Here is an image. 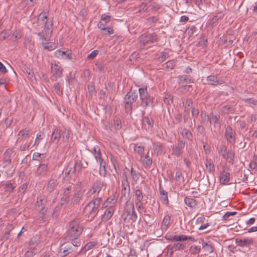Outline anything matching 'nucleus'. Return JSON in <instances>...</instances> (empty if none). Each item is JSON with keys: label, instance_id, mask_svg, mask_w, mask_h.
<instances>
[{"label": "nucleus", "instance_id": "1", "mask_svg": "<svg viewBox=\"0 0 257 257\" xmlns=\"http://www.w3.org/2000/svg\"><path fill=\"white\" fill-rule=\"evenodd\" d=\"M104 183L100 180H96L89 189V193L94 199L101 201L104 195Z\"/></svg>", "mask_w": 257, "mask_h": 257}, {"label": "nucleus", "instance_id": "2", "mask_svg": "<svg viewBox=\"0 0 257 257\" xmlns=\"http://www.w3.org/2000/svg\"><path fill=\"white\" fill-rule=\"evenodd\" d=\"M83 230L80 224V219L75 218L71 221L69 224L67 237H79Z\"/></svg>", "mask_w": 257, "mask_h": 257}, {"label": "nucleus", "instance_id": "3", "mask_svg": "<svg viewBox=\"0 0 257 257\" xmlns=\"http://www.w3.org/2000/svg\"><path fill=\"white\" fill-rule=\"evenodd\" d=\"M122 217L124 222L130 224H132L136 221L137 215L135 211L133 203L126 205L124 211L122 215Z\"/></svg>", "mask_w": 257, "mask_h": 257}, {"label": "nucleus", "instance_id": "4", "mask_svg": "<svg viewBox=\"0 0 257 257\" xmlns=\"http://www.w3.org/2000/svg\"><path fill=\"white\" fill-rule=\"evenodd\" d=\"M158 40V36L155 33L143 34L139 38L138 48L140 49H143L148 45L157 42Z\"/></svg>", "mask_w": 257, "mask_h": 257}, {"label": "nucleus", "instance_id": "5", "mask_svg": "<svg viewBox=\"0 0 257 257\" xmlns=\"http://www.w3.org/2000/svg\"><path fill=\"white\" fill-rule=\"evenodd\" d=\"M138 92L131 89L124 98V108L125 111L127 113H131L132 111V104L138 99Z\"/></svg>", "mask_w": 257, "mask_h": 257}, {"label": "nucleus", "instance_id": "6", "mask_svg": "<svg viewBox=\"0 0 257 257\" xmlns=\"http://www.w3.org/2000/svg\"><path fill=\"white\" fill-rule=\"evenodd\" d=\"M47 203V199L44 196H39L37 197V201L35 204V209L38 211L39 216L42 219L45 218L47 208L45 205Z\"/></svg>", "mask_w": 257, "mask_h": 257}, {"label": "nucleus", "instance_id": "7", "mask_svg": "<svg viewBox=\"0 0 257 257\" xmlns=\"http://www.w3.org/2000/svg\"><path fill=\"white\" fill-rule=\"evenodd\" d=\"M100 200L93 199L89 202L84 208V212L89 213L92 218H94L98 212V207L100 206Z\"/></svg>", "mask_w": 257, "mask_h": 257}, {"label": "nucleus", "instance_id": "8", "mask_svg": "<svg viewBox=\"0 0 257 257\" xmlns=\"http://www.w3.org/2000/svg\"><path fill=\"white\" fill-rule=\"evenodd\" d=\"M138 94H140L142 101L141 106L144 109H146L152 101V99L147 91V87L139 88Z\"/></svg>", "mask_w": 257, "mask_h": 257}, {"label": "nucleus", "instance_id": "9", "mask_svg": "<svg viewBox=\"0 0 257 257\" xmlns=\"http://www.w3.org/2000/svg\"><path fill=\"white\" fill-rule=\"evenodd\" d=\"M185 142L179 138L177 139V144L172 146V155L180 157L182 154L183 149L185 146Z\"/></svg>", "mask_w": 257, "mask_h": 257}, {"label": "nucleus", "instance_id": "10", "mask_svg": "<svg viewBox=\"0 0 257 257\" xmlns=\"http://www.w3.org/2000/svg\"><path fill=\"white\" fill-rule=\"evenodd\" d=\"M121 198H125L126 200L130 196L131 189L130 182L126 175H124V178L121 181Z\"/></svg>", "mask_w": 257, "mask_h": 257}, {"label": "nucleus", "instance_id": "11", "mask_svg": "<svg viewBox=\"0 0 257 257\" xmlns=\"http://www.w3.org/2000/svg\"><path fill=\"white\" fill-rule=\"evenodd\" d=\"M165 238L167 240L172 242L184 241L187 240H190L192 241H195V239L193 236H187L183 234L167 235L165 236Z\"/></svg>", "mask_w": 257, "mask_h": 257}, {"label": "nucleus", "instance_id": "12", "mask_svg": "<svg viewBox=\"0 0 257 257\" xmlns=\"http://www.w3.org/2000/svg\"><path fill=\"white\" fill-rule=\"evenodd\" d=\"M229 168L224 166L223 167L222 172L220 173L219 176V181L221 184H226L230 180V174L229 173Z\"/></svg>", "mask_w": 257, "mask_h": 257}, {"label": "nucleus", "instance_id": "13", "mask_svg": "<svg viewBox=\"0 0 257 257\" xmlns=\"http://www.w3.org/2000/svg\"><path fill=\"white\" fill-rule=\"evenodd\" d=\"M84 190L81 187L77 188L73 197L71 199L70 198L71 203L73 204H78L80 202V200L81 199L84 193Z\"/></svg>", "mask_w": 257, "mask_h": 257}, {"label": "nucleus", "instance_id": "14", "mask_svg": "<svg viewBox=\"0 0 257 257\" xmlns=\"http://www.w3.org/2000/svg\"><path fill=\"white\" fill-rule=\"evenodd\" d=\"M225 137L229 143L232 144H235V132L229 125L227 126L225 130Z\"/></svg>", "mask_w": 257, "mask_h": 257}, {"label": "nucleus", "instance_id": "15", "mask_svg": "<svg viewBox=\"0 0 257 257\" xmlns=\"http://www.w3.org/2000/svg\"><path fill=\"white\" fill-rule=\"evenodd\" d=\"M206 80L208 84L216 86L218 85H221L224 83V81L223 79H219L217 76L214 75H210L207 77Z\"/></svg>", "mask_w": 257, "mask_h": 257}, {"label": "nucleus", "instance_id": "16", "mask_svg": "<svg viewBox=\"0 0 257 257\" xmlns=\"http://www.w3.org/2000/svg\"><path fill=\"white\" fill-rule=\"evenodd\" d=\"M51 73L52 76L55 78V80L60 78L62 75V69L56 63L51 66Z\"/></svg>", "mask_w": 257, "mask_h": 257}, {"label": "nucleus", "instance_id": "17", "mask_svg": "<svg viewBox=\"0 0 257 257\" xmlns=\"http://www.w3.org/2000/svg\"><path fill=\"white\" fill-rule=\"evenodd\" d=\"M183 241H177L173 244H170L168 246L169 248L173 251L183 250L186 247V243L182 242Z\"/></svg>", "mask_w": 257, "mask_h": 257}, {"label": "nucleus", "instance_id": "18", "mask_svg": "<svg viewBox=\"0 0 257 257\" xmlns=\"http://www.w3.org/2000/svg\"><path fill=\"white\" fill-rule=\"evenodd\" d=\"M153 149L157 156L161 155L163 153L164 145L160 142H154L153 143Z\"/></svg>", "mask_w": 257, "mask_h": 257}, {"label": "nucleus", "instance_id": "19", "mask_svg": "<svg viewBox=\"0 0 257 257\" xmlns=\"http://www.w3.org/2000/svg\"><path fill=\"white\" fill-rule=\"evenodd\" d=\"M65 178L67 180H74L76 177V171L72 167H67L64 170Z\"/></svg>", "mask_w": 257, "mask_h": 257}, {"label": "nucleus", "instance_id": "20", "mask_svg": "<svg viewBox=\"0 0 257 257\" xmlns=\"http://www.w3.org/2000/svg\"><path fill=\"white\" fill-rule=\"evenodd\" d=\"M141 161L145 168H150L153 163L152 159L149 156L148 154L141 156Z\"/></svg>", "mask_w": 257, "mask_h": 257}, {"label": "nucleus", "instance_id": "21", "mask_svg": "<svg viewBox=\"0 0 257 257\" xmlns=\"http://www.w3.org/2000/svg\"><path fill=\"white\" fill-rule=\"evenodd\" d=\"M236 243L240 246H248L253 244L252 238L236 239Z\"/></svg>", "mask_w": 257, "mask_h": 257}, {"label": "nucleus", "instance_id": "22", "mask_svg": "<svg viewBox=\"0 0 257 257\" xmlns=\"http://www.w3.org/2000/svg\"><path fill=\"white\" fill-rule=\"evenodd\" d=\"M74 189V186L72 185H70L66 187L64 189L63 191V197H62V200L65 202L67 203L70 201V195L69 192L72 189Z\"/></svg>", "mask_w": 257, "mask_h": 257}, {"label": "nucleus", "instance_id": "23", "mask_svg": "<svg viewBox=\"0 0 257 257\" xmlns=\"http://www.w3.org/2000/svg\"><path fill=\"white\" fill-rule=\"evenodd\" d=\"M48 16V13L47 12L43 11L41 13L37 19V23L39 25H43L47 22V19Z\"/></svg>", "mask_w": 257, "mask_h": 257}, {"label": "nucleus", "instance_id": "24", "mask_svg": "<svg viewBox=\"0 0 257 257\" xmlns=\"http://www.w3.org/2000/svg\"><path fill=\"white\" fill-rule=\"evenodd\" d=\"M178 80L180 85L184 83H190L193 82V79L192 77L186 75L179 76L178 77Z\"/></svg>", "mask_w": 257, "mask_h": 257}, {"label": "nucleus", "instance_id": "25", "mask_svg": "<svg viewBox=\"0 0 257 257\" xmlns=\"http://www.w3.org/2000/svg\"><path fill=\"white\" fill-rule=\"evenodd\" d=\"M30 131L29 130L24 129L20 131L19 132L18 136H20L19 138V141H30L29 140V134Z\"/></svg>", "mask_w": 257, "mask_h": 257}, {"label": "nucleus", "instance_id": "26", "mask_svg": "<svg viewBox=\"0 0 257 257\" xmlns=\"http://www.w3.org/2000/svg\"><path fill=\"white\" fill-rule=\"evenodd\" d=\"M61 138V131L58 128H55L53 132L51 138V141L57 144Z\"/></svg>", "mask_w": 257, "mask_h": 257}, {"label": "nucleus", "instance_id": "27", "mask_svg": "<svg viewBox=\"0 0 257 257\" xmlns=\"http://www.w3.org/2000/svg\"><path fill=\"white\" fill-rule=\"evenodd\" d=\"M113 212L114 209L112 207L106 209L104 214L102 215V220L106 221L112 217Z\"/></svg>", "mask_w": 257, "mask_h": 257}, {"label": "nucleus", "instance_id": "28", "mask_svg": "<svg viewBox=\"0 0 257 257\" xmlns=\"http://www.w3.org/2000/svg\"><path fill=\"white\" fill-rule=\"evenodd\" d=\"M20 144L19 150L21 151H25L29 149V147L32 144V140L30 141H19Z\"/></svg>", "mask_w": 257, "mask_h": 257}, {"label": "nucleus", "instance_id": "29", "mask_svg": "<svg viewBox=\"0 0 257 257\" xmlns=\"http://www.w3.org/2000/svg\"><path fill=\"white\" fill-rule=\"evenodd\" d=\"M38 35L40 37L41 39L45 41H49L51 37L52 33L43 30L42 31L39 32Z\"/></svg>", "mask_w": 257, "mask_h": 257}, {"label": "nucleus", "instance_id": "30", "mask_svg": "<svg viewBox=\"0 0 257 257\" xmlns=\"http://www.w3.org/2000/svg\"><path fill=\"white\" fill-rule=\"evenodd\" d=\"M57 184H58V181L56 179L51 178L48 182V184H47V190L49 192H51L52 191H53L54 190L55 188L56 187Z\"/></svg>", "mask_w": 257, "mask_h": 257}, {"label": "nucleus", "instance_id": "31", "mask_svg": "<svg viewBox=\"0 0 257 257\" xmlns=\"http://www.w3.org/2000/svg\"><path fill=\"white\" fill-rule=\"evenodd\" d=\"M48 171L47 165L45 164H42L39 166L36 172V174L37 176L44 175L46 174Z\"/></svg>", "mask_w": 257, "mask_h": 257}, {"label": "nucleus", "instance_id": "32", "mask_svg": "<svg viewBox=\"0 0 257 257\" xmlns=\"http://www.w3.org/2000/svg\"><path fill=\"white\" fill-rule=\"evenodd\" d=\"M93 153L94 154L95 159H96L97 162H98L99 163V162H101V161H104L101 158V151H100V149L98 147V146H96V147H94Z\"/></svg>", "mask_w": 257, "mask_h": 257}, {"label": "nucleus", "instance_id": "33", "mask_svg": "<svg viewBox=\"0 0 257 257\" xmlns=\"http://www.w3.org/2000/svg\"><path fill=\"white\" fill-rule=\"evenodd\" d=\"M184 202L186 205L191 208L195 207L197 204V201L195 199L187 197H185Z\"/></svg>", "mask_w": 257, "mask_h": 257}, {"label": "nucleus", "instance_id": "34", "mask_svg": "<svg viewBox=\"0 0 257 257\" xmlns=\"http://www.w3.org/2000/svg\"><path fill=\"white\" fill-rule=\"evenodd\" d=\"M131 174L132 177L133 184L134 183H136L140 178L141 175V174L136 170H134V169L132 167L131 169Z\"/></svg>", "mask_w": 257, "mask_h": 257}, {"label": "nucleus", "instance_id": "35", "mask_svg": "<svg viewBox=\"0 0 257 257\" xmlns=\"http://www.w3.org/2000/svg\"><path fill=\"white\" fill-rule=\"evenodd\" d=\"M171 220V217L169 215H166L164 216L162 223V229L166 230L170 225Z\"/></svg>", "mask_w": 257, "mask_h": 257}, {"label": "nucleus", "instance_id": "36", "mask_svg": "<svg viewBox=\"0 0 257 257\" xmlns=\"http://www.w3.org/2000/svg\"><path fill=\"white\" fill-rule=\"evenodd\" d=\"M159 190L161 196V199L163 201L164 204L168 205L169 204V200L167 192L161 187H160Z\"/></svg>", "mask_w": 257, "mask_h": 257}, {"label": "nucleus", "instance_id": "37", "mask_svg": "<svg viewBox=\"0 0 257 257\" xmlns=\"http://www.w3.org/2000/svg\"><path fill=\"white\" fill-rule=\"evenodd\" d=\"M182 136L186 139L189 141L192 140L193 135L191 132L187 128H183L181 133Z\"/></svg>", "mask_w": 257, "mask_h": 257}, {"label": "nucleus", "instance_id": "38", "mask_svg": "<svg viewBox=\"0 0 257 257\" xmlns=\"http://www.w3.org/2000/svg\"><path fill=\"white\" fill-rule=\"evenodd\" d=\"M205 166L206 168L208 170V171L210 174H214L215 172V166L211 162V161L210 160L206 159V163L205 164Z\"/></svg>", "mask_w": 257, "mask_h": 257}, {"label": "nucleus", "instance_id": "39", "mask_svg": "<svg viewBox=\"0 0 257 257\" xmlns=\"http://www.w3.org/2000/svg\"><path fill=\"white\" fill-rule=\"evenodd\" d=\"M100 165L99 173L101 176L105 177L106 175V168H105V162L104 161H101L99 162Z\"/></svg>", "mask_w": 257, "mask_h": 257}, {"label": "nucleus", "instance_id": "40", "mask_svg": "<svg viewBox=\"0 0 257 257\" xmlns=\"http://www.w3.org/2000/svg\"><path fill=\"white\" fill-rule=\"evenodd\" d=\"M73 168L76 172H77L79 173L81 171L82 169L83 168L82 161L80 160H76Z\"/></svg>", "mask_w": 257, "mask_h": 257}, {"label": "nucleus", "instance_id": "41", "mask_svg": "<svg viewBox=\"0 0 257 257\" xmlns=\"http://www.w3.org/2000/svg\"><path fill=\"white\" fill-rule=\"evenodd\" d=\"M175 65L176 61L174 60L168 61L163 65V69L164 70L172 69H173Z\"/></svg>", "mask_w": 257, "mask_h": 257}, {"label": "nucleus", "instance_id": "42", "mask_svg": "<svg viewBox=\"0 0 257 257\" xmlns=\"http://www.w3.org/2000/svg\"><path fill=\"white\" fill-rule=\"evenodd\" d=\"M134 150L140 156H143L144 155V147L143 146H141L138 145V144H134Z\"/></svg>", "mask_w": 257, "mask_h": 257}, {"label": "nucleus", "instance_id": "43", "mask_svg": "<svg viewBox=\"0 0 257 257\" xmlns=\"http://www.w3.org/2000/svg\"><path fill=\"white\" fill-rule=\"evenodd\" d=\"M78 237H66V238H68V239L71 241V243L74 246L76 247L80 246L81 245V241Z\"/></svg>", "mask_w": 257, "mask_h": 257}, {"label": "nucleus", "instance_id": "44", "mask_svg": "<svg viewBox=\"0 0 257 257\" xmlns=\"http://www.w3.org/2000/svg\"><path fill=\"white\" fill-rule=\"evenodd\" d=\"M203 248L204 250L208 253H212L213 251V247L212 245L208 242H203L202 243Z\"/></svg>", "mask_w": 257, "mask_h": 257}, {"label": "nucleus", "instance_id": "45", "mask_svg": "<svg viewBox=\"0 0 257 257\" xmlns=\"http://www.w3.org/2000/svg\"><path fill=\"white\" fill-rule=\"evenodd\" d=\"M37 249L35 247H30L26 252L25 257H33L37 252Z\"/></svg>", "mask_w": 257, "mask_h": 257}, {"label": "nucleus", "instance_id": "46", "mask_svg": "<svg viewBox=\"0 0 257 257\" xmlns=\"http://www.w3.org/2000/svg\"><path fill=\"white\" fill-rule=\"evenodd\" d=\"M135 201H142L144 198V195L142 191L140 189H137L135 191Z\"/></svg>", "mask_w": 257, "mask_h": 257}, {"label": "nucleus", "instance_id": "47", "mask_svg": "<svg viewBox=\"0 0 257 257\" xmlns=\"http://www.w3.org/2000/svg\"><path fill=\"white\" fill-rule=\"evenodd\" d=\"M40 242V240L39 236L35 235L31 238L29 244L30 246H34L33 247H35V246L37 245Z\"/></svg>", "mask_w": 257, "mask_h": 257}, {"label": "nucleus", "instance_id": "48", "mask_svg": "<svg viewBox=\"0 0 257 257\" xmlns=\"http://www.w3.org/2000/svg\"><path fill=\"white\" fill-rule=\"evenodd\" d=\"M96 244L97 242L95 241H90L85 244V245L82 248V250H83L84 253H85Z\"/></svg>", "mask_w": 257, "mask_h": 257}, {"label": "nucleus", "instance_id": "49", "mask_svg": "<svg viewBox=\"0 0 257 257\" xmlns=\"http://www.w3.org/2000/svg\"><path fill=\"white\" fill-rule=\"evenodd\" d=\"M15 187V186H14L12 181H9L6 183L5 188L6 191L12 192Z\"/></svg>", "mask_w": 257, "mask_h": 257}, {"label": "nucleus", "instance_id": "50", "mask_svg": "<svg viewBox=\"0 0 257 257\" xmlns=\"http://www.w3.org/2000/svg\"><path fill=\"white\" fill-rule=\"evenodd\" d=\"M53 88L54 89V91L58 95H61L63 93L62 89L61 88L59 83L57 82L54 84Z\"/></svg>", "mask_w": 257, "mask_h": 257}, {"label": "nucleus", "instance_id": "51", "mask_svg": "<svg viewBox=\"0 0 257 257\" xmlns=\"http://www.w3.org/2000/svg\"><path fill=\"white\" fill-rule=\"evenodd\" d=\"M189 251L191 254H197L200 251V247L196 245H192L189 249Z\"/></svg>", "mask_w": 257, "mask_h": 257}, {"label": "nucleus", "instance_id": "52", "mask_svg": "<svg viewBox=\"0 0 257 257\" xmlns=\"http://www.w3.org/2000/svg\"><path fill=\"white\" fill-rule=\"evenodd\" d=\"M42 46L45 50H48L49 51H52L55 49V47L53 44L50 43H42Z\"/></svg>", "mask_w": 257, "mask_h": 257}, {"label": "nucleus", "instance_id": "53", "mask_svg": "<svg viewBox=\"0 0 257 257\" xmlns=\"http://www.w3.org/2000/svg\"><path fill=\"white\" fill-rule=\"evenodd\" d=\"M219 20V18L217 15H215L211 19H210L208 22V27H213L215 23Z\"/></svg>", "mask_w": 257, "mask_h": 257}, {"label": "nucleus", "instance_id": "54", "mask_svg": "<svg viewBox=\"0 0 257 257\" xmlns=\"http://www.w3.org/2000/svg\"><path fill=\"white\" fill-rule=\"evenodd\" d=\"M70 137V133L69 130H65L62 133V140L64 142H67Z\"/></svg>", "mask_w": 257, "mask_h": 257}, {"label": "nucleus", "instance_id": "55", "mask_svg": "<svg viewBox=\"0 0 257 257\" xmlns=\"http://www.w3.org/2000/svg\"><path fill=\"white\" fill-rule=\"evenodd\" d=\"M227 159H229V162L233 163L234 158V154L232 151H228L226 153Z\"/></svg>", "mask_w": 257, "mask_h": 257}, {"label": "nucleus", "instance_id": "56", "mask_svg": "<svg viewBox=\"0 0 257 257\" xmlns=\"http://www.w3.org/2000/svg\"><path fill=\"white\" fill-rule=\"evenodd\" d=\"M61 58L71 59V53L69 51H64L61 50Z\"/></svg>", "mask_w": 257, "mask_h": 257}, {"label": "nucleus", "instance_id": "57", "mask_svg": "<svg viewBox=\"0 0 257 257\" xmlns=\"http://www.w3.org/2000/svg\"><path fill=\"white\" fill-rule=\"evenodd\" d=\"M254 160L252 161L249 165V167L251 169H255L257 168V156H254L253 157Z\"/></svg>", "mask_w": 257, "mask_h": 257}, {"label": "nucleus", "instance_id": "58", "mask_svg": "<svg viewBox=\"0 0 257 257\" xmlns=\"http://www.w3.org/2000/svg\"><path fill=\"white\" fill-rule=\"evenodd\" d=\"M44 154H42L38 152H35L33 155V160L41 161L43 158L42 156H43Z\"/></svg>", "mask_w": 257, "mask_h": 257}, {"label": "nucleus", "instance_id": "59", "mask_svg": "<svg viewBox=\"0 0 257 257\" xmlns=\"http://www.w3.org/2000/svg\"><path fill=\"white\" fill-rule=\"evenodd\" d=\"M226 147L224 145H221L219 147V152L222 154L223 158H226Z\"/></svg>", "mask_w": 257, "mask_h": 257}, {"label": "nucleus", "instance_id": "60", "mask_svg": "<svg viewBox=\"0 0 257 257\" xmlns=\"http://www.w3.org/2000/svg\"><path fill=\"white\" fill-rule=\"evenodd\" d=\"M237 214L236 212H227L223 216V220H229V217Z\"/></svg>", "mask_w": 257, "mask_h": 257}, {"label": "nucleus", "instance_id": "61", "mask_svg": "<svg viewBox=\"0 0 257 257\" xmlns=\"http://www.w3.org/2000/svg\"><path fill=\"white\" fill-rule=\"evenodd\" d=\"M143 121L144 123H147L150 127H152L153 125L152 119H150L148 116H144Z\"/></svg>", "mask_w": 257, "mask_h": 257}, {"label": "nucleus", "instance_id": "62", "mask_svg": "<svg viewBox=\"0 0 257 257\" xmlns=\"http://www.w3.org/2000/svg\"><path fill=\"white\" fill-rule=\"evenodd\" d=\"M210 117L213 121L214 124L215 125L218 122V121L220 119V116L219 115H214L213 114V113H210Z\"/></svg>", "mask_w": 257, "mask_h": 257}, {"label": "nucleus", "instance_id": "63", "mask_svg": "<svg viewBox=\"0 0 257 257\" xmlns=\"http://www.w3.org/2000/svg\"><path fill=\"white\" fill-rule=\"evenodd\" d=\"M45 28L44 30H46L48 32H50V33H52V28H53V23L51 22L50 24H48L47 22L46 23H45Z\"/></svg>", "mask_w": 257, "mask_h": 257}, {"label": "nucleus", "instance_id": "64", "mask_svg": "<svg viewBox=\"0 0 257 257\" xmlns=\"http://www.w3.org/2000/svg\"><path fill=\"white\" fill-rule=\"evenodd\" d=\"M27 187L28 184L27 183H24L19 187V192L24 194L26 192Z\"/></svg>", "mask_w": 257, "mask_h": 257}]
</instances>
